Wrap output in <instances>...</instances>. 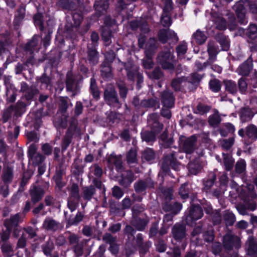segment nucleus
Masks as SVG:
<instances>
[{
  "mask_svg": "<svg viewBox=\"0 0 257 257\" xmlns=\"http://www.w3.org/2000/svg\"><path fill=\"white\" fill-rule=\"evenodd\" d=\"M173 55V50L161 52L158 57L157 61L164 69L172 71L174 69L175 60Z\"/></svg>",
  "mask_w": 257,
  "mask_h": 257,
  "instance_id": "nucleus-1",
  "label": "nucleus"
},
{
  "mask_svg": "<svg viewBox=\"0 0 257 257\" xmlns=\"http://www.w3.org/2000/svg\"><path fill=\"white\" fill-rule=\"evenodd\" d=\"M104 99L106 103L111 107L119 108L121 104L118 100L117 94L114 87L109 84L104 92Z\"/></svg>",
  "mask_w": 257,
  "mask_h": 257,
  "instance_id": "nucleus-2",
  "label": "nucleus"
},
{
  "mask_svg": "<svg viewBox=\"0 0 257 257\" xmlns=\"http://www.w3.org/2000/svg\"><path fill=\"white\" fill-rule=\"evenodd\" d=\"M157 48V41L154 38H150L148 41L145 50L146 59L143 60V64L145 69H150L153 66L152 57Z\"/></svg>",
  "mask_w": 257,
  "mask_h": 257,
  "instance_id": "nucleus-3",
  "label": "nucleus"
},
{
  "mask_svg": "<svg viewBox=\"0 0 257 257\" xmlns=\"http://www.w3.org/2000/svg\"><path fill=\"white\" fill-rule=\"evenodd\" d=\"M168 166H171L174 170L178 171L180 167V164L176 159V153L171 152L164 156V161L162 165V168L165 172L169 170Z\"/></svg>",
  "mask_w": 257,
  "mask_h": 257,
  "instance_id": "nucleus-4",
  "label": "nucleus"
},
{
  "mask_svg": "<svg viewBox=\"0 0 257 257\" xmlns=\"http://www.w3.org/2000/svg\"><path fill=\"white\" fill-rule=\"evenodd\" d=\"M180 146L186 154L192 153L197 147L196 137L195 136L188 138L182 137L180 138Z\"/></svg>",
  "mask_w": 257,
  "mask_h": 257,
  "instance_id": "nucleus-5",
  "label": "nucleus"
},
{
  "mask_svg": "<svg viewBox=\"0 0 257 257\" xmlns=\"http://www.w3.org/2000/svg\"><path fill=\"white\" fill-rule=\"evenodd\" d=\"M223 244L224 248L228 250H231L234 247L238 248L240 246V238L228 232L223 237Z\"/></svg>",
  "mask_w": 257,
  "mask_h": 257,
  "instance_id": "nucleus-6",
  "label": "nucleus"
},
{
  "mask_svg": "<svg viewBox=\"0 0 257 257\" xmlns=\"http://www.w3.org/2000/svg\"><path fill=\"white\" fill-rule=\"evenodd\" d=\"M49 183L45 182L43 188L39 186L33 185L30 190L31 200L34 203L38 202L43 196L45 190L49 187Z\"/></svg>",
  "mask_w": 257,
  "mask_h": 257,
  "instance_id": "nucleus-7",
  "label": "nucleus"
},
{
  "mask_svg": "<svg viewBox=\"0 0 257 257\" xmlns=\"http://www.w3.org/2000/svg\"><path fill=\"white\" fill-rule=\"evenodd\" d=\"M105 57L107 62L103 63L102 65L101 74L104 77H109L111 76V69L109 63L113 60L115 54L112 51H110L106 53Z\"/></svg>",
  "mask_w": 257,
  "mask_h": 257,
  "instance_id": "nucleus-8",
  "label": "nucleus"
},
{
  "mask_svg": "<svg viewBox=\"0 0 257 257\" xmlns=\"http://www.w3.org/2000/svg\"><path fill=\"white\" fill-rule=\"evenodd\" d=\"M238 19L239 22L241 24H246L247 21L245 15V9L242 1L237 2L233 7Z\"/></svg>",
  "mask_w": 257,
  "mask_h": 257,
  "instance_id": "nucleus-9",
  "label": "nucleus"
},
{
  "mask_svg": "<svg viewBox=\"0 0 257 257\" xmlns=\"http://www.w3.org/2000/svg\"><path fill=\"white\" fill-rule=\"evenodd\" d=\"M159 40L163 43H166L168 40L172 39L173 41H177L178 38L175 33L171 30H161L158 33Z\"/></svg>",
  "mask_w": 257,
  "mask_h": 257,
  "instance_id": "nucleus-10",
  "label": "nucleus"
},
{
  "mask_svg": "<svg viewBox=\"0 0 257 257\" xmlns=\"http://www.w3.org/2000/svg\"><path fill=\"white\" fill-rule=\"evenodd\" d=\"M60 227L59 222L50 217H46L43 223V227L45 229L52 232L58 230Z\"/></svg>",
  "mask_w": 257,
  "mask_h": 257,
  "instance_id": "nucleus-11",
  "label": "nucleus"
},
{
  "mask_svg": "<svg viewBox=\"0 0 257 257\" xmlns=\"http://www.w3.org/2000/svg\"><path fill=\"white\" fill-rule=\"evenodd\" d=\"M21 86V91L24 93L25 98L28 100L32 99L34 96L38 92V90L35 87H29L25 82H22Z\"/></svg>",
  "mask_w": 257,
  "mask_h": 257,
  "instance_id": "nucleus-12",
  "label": "nucleus"
},
{
  "mask_svg": "<svg viewBox=\"0 0 257 257\" xmlns=\"http://www.w3.org/2000/svg\"><path fill=\"white\" fill-rule=\"evenodd\" d=\"M76 125L75 123L70 124L63 140L62 149L66 150L71 142L74 133L76 130Z\"/></svg>",
  "mask_w": 257,
  "mask_h": 257,
  "instance_id": "nucleus-13",
  "label": "nucleus"
},
{
  "mask_svg": "<svg viewBox=\"0 0 257 257\" xmlns=\"http://www.w3.org/2000/svg\"><path fill=\"white\" fill-rule=\"evenodd\" d=\"M207 52L209 55L207 63L211 64L216 60V56L219 52L218 48L214 42H208L207 44Z\"/></svg>",
  "mask_w": 257,
  "mask_h": 257,
  "instance_id": "nucleus-14",
  "label": "nucleus"
},
{
  "mask_svg": "<svg viewBox=\"0 0 257 257\" xmlns=\"http://www.w3.org/2000/svg\"><path fill=\"white\" fill-rule=\"evenodd\" d=\"M158 114L154 113L150 114L148 118L149 125L156 132H160L163 128V125L158 121Z\"/></svg>",
  "mask_w": 257,
  "mask_h": 257,
  "instance_id": "nucleus-15",
  "label": "nucleus"
},
{
  "mask_svg": "<svg viewBox=\"0 0 257 257\" xmlns=\"http://www.w3.org/2000/svg\"><path fill=\"white\" fill-rule=\"evenodd\" d=\"M172 232L176 240H181L186 235L185 227L182 224H176L173 227Z\"/></svg>",
  "mask_w": 257,
  "mask_h": 257,
  "instance_id": "nucleus-16",
  "label": "nucleus"
},
{
  "mask_svg": "<svg viewBox=\"0 0 257 257\" xmlns=\"http://www.w3.org/2000/svg\"><path fill=\"white\" fill-rule=\"evenodd\" d=\"M252 68V60L249 58L239 66L236 71L239 75L247 76L248 75Z\"/></svg>",
  "mask_w": 257,
  "mask_h": 257,
  "instance_id": "nucleus-17",
  "label": "nucleus"
},
{
  "mask_svg": "<svg viewBox=\"0 0 257 257\" xmlns=\"http://www.w3.org/2000/svg\"><path fill=\"white\" fill-rule=\"evenodd\" d=\"M203 216V211L201 208L198 205L192 206L189 213L187 216V220H196L201 218Z\"/></svg>",
  "mask_w": 257,
  "mask_h": 257,
  "instance_id": "nucleus-18",
  "label": "nucleus"
},
{
  "mask_svg": "<svg viewBox=\"0 0 257 257\" xmlns=\"http://www.w3.org/2000/svg\"><path fill=\"white\" fill-rule=\"evenodd\" d=\"M154 187V183L151 180L146 181H139L134 184L135 191L138 193H141L145 191L147 188Z\"/></svg>",
  "mask_w": 257,
  "mask_h": 257,
  "instance_id": "nucleus-19",
  "label": "nucleus"
},
{
  "mask_svg": "<svg viewBox=\"0 0 257 257\" xmlns=\"http://www.w3.org/2000/svg\"><path fill=\"white\" fill-rule=\"evenodd\" d=\"M162 101L164 106L170 108L174 105V97L171 92L165 91L162 94Z\"/></svg>",
  "mask_w": 257,
  "mask_h": 257,
  "instance_id": "nucleus-20",
  "label": "nucleus"
},
{
  "mask_svg": "<svg viewBox=\"0 0 257 257\" xmlns=\"http://www.w3.org/2000/svg\"><path fill=\"white\" fill-rule=\"evenodd\" d=\"M125 70L126 71L127 76L130 80H133L135 76H137L138 72V67L134 65L131 62H127L124 64Z\"/></svg>",
  "mask_w": 257,
  "mask_h": 257,
  "instance_id": "nucleus-21",
  "label": "nucleus"
},
{
  "mask_svg": "<svg viewBox=\"0 0 257 257\" xmlns=\"http://www.w3.org/2000/svg\"><path fill=\"white\" fill-rule=\"evenodd\" d=\"M84 216L82 212L78 211L75 216L70 215L69 217L66 218V227L77 225L83 220Z\"/></svg>",
  "mask_w": 257,
  "mask_h": 257,
  "instance_id": "nucleus-22",
  "label": "nucleus"
},
{
  "mask_svg": "<svg viewBox=\"0 0 257 257\" xmlns=\"http://www.w3.org/2000/svg\"><path fill=\"white\" fill-rule=\"evenodd\" d=\"M21 222L19 214L17 213L12 216L10 219H7L4 222V225L6 228L12 229L13 227L17 226Z\"/></svg>",
  "mask_w": 257,
  "mask_h": 257,
  "instance_id": "nucleus-23",
  "label": "nucleus"
},
{
  "mask_svg": "<svg viewBox=\"0 0 257 257\" xmlns=\"http://www.w3.org/2000/svg\"><path fill=\"white\" fill-rule=\"evenodd\" d=\"M66 88L69 91L73 92V96H74L79 89L78 85L75 83L72 76L67 74L66 79Z\"/></svg>",
  "mask_w": 257,
  "mask_h": 257,
  "instance_id": "nucleus-24",
  "label": "nucleus"
},
{
  "mask_svg": "<svg viewBox=\"0 0 257 257\" xmlns=\"http://www.w3.org/2000/svg\"><path fill=\"white\" fill-rule=\"evenodd\" d=\"M134 180V174L132 171L126 172V175H122L119 180V184L124 187H127Z\"/></svg>",
  "mask_w": 257,
  "mask_h": 257,
  "instance_id": "nucleus-25",
  "label": "nucleus"
},
{
  "mask_svg": "<svg viewBox=\"0 0 257 257\" xmlns=\"http://www.w3.org/2000/svg\"><path fill=\"white\" fill-rule=\"evenodd\" d=\"M253 112L249 108H243L240 110V118L242 122L249 121L253 117Z\"/></svg>",
  "mask_w": 257,
  "mask_h": 257,
  "instance_id": "nucleus-26",
  "label": "nucleus"
},
{
  "mask_svg": "<svg viewBox=\"0 0 257 257\" xmlns=\"http://www.w3.org/2000/svg\"><path fill=\"white\" fill-rule=\"evenodd\" d=\"M163 209L166 211H171L174 215H175L181 210L182 205L178 203H174L173 205L165 203L163 206Z\"/></svg>",
  "mask_w": 257,
  "mask_h": 257,
  "instance_id": "nucleus-27",
  "label": "nucleus"
},
{
  "mask_svg": "<svg viewBox=\"0 0 257 257\" xmlns=\"http://www.w3.org/2000/svg\"><path fill=\"white\" fill-rule=\"evenodd\" d=\"M246 245L248 252L253 254L257 251V239L252 236H249L246 241Z\"/></svg>",
  "mask_w": 257,
  "mask_h": 257,
  "instance_id": "nucleus-28",
  "label": "nucleus"
},
{
  "mask_svg": "<svg viewBox=\"0 0 257 257\" xmlns=\"http://www.w3.org/2000/svg\"><path fill=\"white\" fill-rule=\"evenodd\" d=\"M192 39L198 44H203L206 41L207 37L202 31L197 30L192 35Z\"/></svg>",
  "mask_w": 257,
  "mask_h": 257,
  "instance_id": "nucleus-29",
  "label": "nucleus"
},
{
  "mask_svg": "<svg viewBox=\"0 0 257 257\" xmlns=\"http://www.w3.org/2000/svg\"><path fill=\"white\" fill-rule=\"evenodd\" d=\"M2 179L5 183L12 182L13 178V172L12 168L6 167L4 168L2 174Z\"/></svg>",
  "mask_w": 257,
  "mask_h": 257,
  "instance_id": "nucleus-30",
  "label": "nucleus"
},
{
  "mask_svg": "<svg viewBox=\"0 0 257 257\" xmlns=\"http://www.w3.org/2000/svg\"><path fill=\"white\" fill-rule=\"evenodd\" d=\"M157 132L153 130L152 131H144L142 133V138L148 143H152L156 140V133Z\"/></svg>",
  "mask_w": 257,
  "mask_h": 257,
  "instance_id": "nucleus-31",
  "label": "nucleus"
},
{
  "mask_svg": "<svg viewBox=\"0 0 257 257\" xmlns=\"http://www.w3.org/2000/svg\"><path fill=\"white\" fill-rule=\"evenodd\" d=\"M90 91L94 98L96 100L99 98L100 92L96 85V80L93 78H91L90 80Z\"/></svg>",
  "mask_w": 257,
  "mask_h": 257,
  "instance_id": "nucleus-32",
  "label": "nucleus"
},
{
  "mask_svg": "<svg viewBox=\"0 0 257 257\" xmlns=\"http://www.w3.org/2000/svg\"><path fill=\"white\" fill-rule=\"evenodd\" d=\"M156 158V154L151 148L146 149L142 153V159L148 162H152Z\"/></svg>",
  "mask_w": 257,
  "mask_h": 257,
  "instance_id": "nucleus-33",
  "label": "nucleus"
},
{
  "mask_svg": "<svg viewBox=\"0 0 257 257\" xmlns=\"http://www.w3.org/2000/svg\"><path fill=\"white\" fill-rule=\"evenodd\" d=\"M94 7L97 11L103 14L108 8V1L104 0L102 2V0H95Z\"/></svg>",
  "mask_w": 257,
  "mask_h": 257,
  "instance_id": "nucleus-34",
  "label": "nucleus"
},
{
  "mask_svg": "<svg viewBox=\"0 0 257 257\" xmlns=\"http://www.w3.org/2000/svg\"><path fill=\"white\" fill-rule=\"evenodd\" d=\"M225 90L232 94H235L237 92V87L235 82L232 80H224Z\"/></svg>",
  "mask_w": 257,
  "mask_h": 257,
  "instance_id": "nucleus-35",
  "label": "nucleus"
},
{
  "mask_svg": "<svg viewBox=\"0 0 257 257\" xmlns=\"http://www.w3.org/2000/svg\"><path fill=\"white\" fill-rule=\"evenodd\" d=\"M88 60L93 65H96L98 62V53L95 49H89L88 51Z\"/></svg>",
  "mask_w": 257,
  "mask_h": 257,
  "instance_id": "nucleus-36",
  "label": "nucleus"
},
{
  "mask_svg": "<svg viewBox=\"0 0 257 257\" xmlns=\"http://www.w3.org/2000/svg\"><path fill=\"white\" fill-rule=\"evenodd\" d=\"M186 83L184 78H178L172 80L171 86L175 91H180Z\"/></svg>",
  "mask_w": 257,
  "mask_h": 257,
  "instance_id": "nucleus-37",
  "label": "nucleus"
},
{
  "mask_svg": "<svg viewBox=\"0 0 257 257\" xmlns=\"http://www.w3.org/2000/svg\"><path fill=\"white\" fill-rule=\"evenodd\" d=\"M95 193V189L92 186L86 187L83 189V198L90 200Z\"/></svg>",
  "mask_w": 257,
  "mask_h": 257,
  "instance_id": "nucleus-38",
  "label": "nucleus"
},
{
  "mask_svg": "<svg viewBox=\"0 0 257 257\" xmlns=\"http://www.w3.org/2000/svg\"><path fill=\"white\" fill-rule=\"evenodd\" d=\"M132 224L138 230H143L145 229L147 222L144 219L141 218H134L132 220Z\"/></svg>",
  "mask_w": 257,
  "mask_h": 257,
  "instance_id": "nucleus-39",
  "label": "nucleus"
},
{
  "mask_svg": "<svg viewBox=\"0 0 257 257\" xmlns=\"http://www.w3.org/2000/svg\"><path fill=\"white\" fill-rule=\"evenodd\" d=\"M223 162L225 169L230 171L233 168L234 161L230 155L223 153Z\"/></svg>",
  "mask_w": 257,
  "mask_h": 257,
  "instance_id": "nucleus-40",
  "label": "nucleus"
},
{
  "mask_svg": "<svg viewBox=\"0 0 257 257\" xmlns=\"http://www.w3.org/2000/svg\"><path fill=\"white\" fill-rule=\"evenodd\" d=\"M216 180V175L214 173H211L209 176V179L204 182L203 190L207 192L214 184Z\"/></svg>",
  "mask_w": 257,
  "mask_h": 257,
  "instance_id": "nucleus-41",
  "label": "nucleus"
},
{
  "mask_svg": "<svg viewBox=\"0 0 257 257\" xmlns=\"http://www.w3.org/2000/svg\"><path fill=\"white\" fill-rule=\"evenodd\" d=\"M16 95L17 91L15 88L12 85H10V88H9L7 86L6 95L8 101L10 102H14L16 100Z\"/></svg>",
  "mask_w": 257,
  "mask_h": 257,
  "instance_id": "nucleus-42",
  "label": "nucleus"
},
{
  "mask_svg": "<svg viewBox=\"0 0 257 257\" xmlns=\"http://www.w3.org/2000/svg\"><path fill=\"white\" fill-rule=\"evenodd\" d=\"M223 219L227 225H232L235 221V215L229 211H225L224 212Z\"/></svg>",
  "mask_w": 257,
  "mask_h": 257,
  "instance_id": "nucleus-43",
  "label": "nucleus"
},
{
  "mask_svg": "<svg viewBox=\"0 0 257 257\" xmlns=\"http://www.w3.org/2000/svg\"><path fill=\"white\" fill-rule=\"evenodd\" d=\"M68 198L80 199L79 189L77 184L73 183L70 189L69 196Z\"/></svg>",
  "mask_w": 257,
  "mask_h": 257,
  "instance_id": "nucleus-44",
  "label": "nucleus"
},
{
  "mask_svg": "<svg viewBox=\"0 0 257 257\" xmlns=\"http://www.w3.org/2000/svg\"><path fill=\"white\" fill-rule=\"evenodd\" d=\"M126 159L127 163L130 164L137 162V150L133 148L130 150L126 156Z\"/></svg>",
  "mask_w": 257,
  "mask_h": 257,
  "instance_id": "nucleus-45",
  "label": "nucleus"
},
{
  "mask_svg": "<svg viewBox=\"0 0 257 257\" xmlns=\"http://www.w3.org/2000/svg\"><path fill=\"white\" fill-rule=\"evenodd\" d=\"M217 40L222 47V50L227 51L229 49V42L225 36L219 35L217 37Z\"/></svg>",
  "mask_w": 257,
  "mask_h": 257,
  "instance_id": "nucleus-46",
  "label": "nucleus"
},
{
  "mask_svg": "<svg viewBox=\"0 0 257 257\" xmlns=\"http://www.w3.org/2000/svg\"><path fill=\"white\" fill-rule=\"evenodd\" d=\"M246 135L250 138H257V127L254 125H249L246 128Z\"/></svg>",
  "mask_w": 257,
  "mask_h": 257,
  "instance_id": "nucleus-47",
  "label": "nucleus"
},
{
  "mask_svg": "<svg viewBox=\"0 0 257 257\" xmlns=\"http://www.w3.org/2000/svg\"><path fill=\"white\" fill-rule=\"evenodd\" d=\"M42 248L44 254L46 255H50L51 252L54 249V244L52 240H48L45 244L42 246Z\"/></svg>",
  "mask_w": 257,
  "mask_h": 257,
  "instance_id": "nucleus-48",
  "label": "nucleus"
},
{
  "mask_svg": "<svg viewBox=\"0 0 257 257\" xmlns=\"http://www.w3.org/2000/svg\"><path fill=\"white\" fill-rule=\"evenodd\" d=\"M214 23L217 29L220 30H224L226 29V22L225 20L221 17H218L214 20Z\"/></svg>",
  "mask_w": 257,
  "mask_h": 257,
  "instance_id": "nucleus-49",
  "label": "nucleus"
},
{
  "mask_svg": "<svg viewBox=\"0 0 257 257\" xmlns=\"http://www.w3.org/2000/svg\"><path fill=\"white\" fill-rule=\"evenodd\" d=\"M248 195L251 198L252 200H251V202L249 203V200L245 199V202H246L248 209L251 210H254L256 207V202L253 200L256 197V194L253 191H251Z\"/></svg>",
  "mask_w": 257,
  "mask_h": 257,
  "instance_id": "nucleus-50",
  "label": "nucleus"
},
{
  "mask_svg": "<svg viewBox=\"0 0 257 257\" xmlns=\"http://www.w3.org/2000/svg\"><path fill=\"white\" fill-rule=\"evenodd\" d=\"M188 168L190 173L196 175L201 170V167L198 163L190 162L188 164Z\"/></svg>",
  "mask_w": 257,
  "mask_h": 257,
  "instance_id": "nucleus-51",
  "label": "nucleus"
},
{
  "mask_svg": "<svg viewBox=\"0 0 257 257\" xmlns=\"http://www.w3.org/2000/svg\"><path fill=\"white\" fill-rule=\"evenodd\" d=\"M161 140L162 141V145L165 148L169 147L173 142V139L171 138L168 139L167 133L164 132L161 136Z\"/></svg>",
  "mask_w": 257,
  "mask_h": 257,
  "instance_id": "nucleus-52",
  "label": "nucleus"
},
{
  "mask_svg": "<svg viewBox=\"0 0 257 257\" xmlns=\"http://www.w3.org/2000/svg\"><path fill=\"white\" fill-rule=\"evenodd\" d=\"M2 250L3 252L8 257H11L13 255V248L8 243H5L2 245Z\"/></svg>",
  "mask_w": 257,
  "mask_h": 257,
  "instance_id": "nucleus-53",
  "label": "nucleus"
},
{
  "mask_svg": "<svg viewBox=\"0 0 257 257\" xmlns=\"http://www.w3.org/2000/svg\"><path fill=\"white\" fill-rule=\"evenodd\" d=\"M38 42L39 37L38 36H34L32 39L27 44L26 46V50L30 52L33 51V49L37 46Z\"/></svg>",
  "mask_w": 257,
  "mask_h": 257,
  "instance_id": "nucleus-54",
  "label": "nucleus"
},
{
  "mask_svg": "<svg viewBox=\"0 0 257 257\" xmlns=\"http://www.w3.org/2000/svg\"><path fill=\"white\" fill-rule=\"evenodd\" d=\"M103 240L107 243L110 244V247L111 249L114 247L113 243H114L116 238L111 235L110 233H106L104 234L102 237Z\"/></svg>",
  "mask_w": 257,
  "mask_h": 257,
  "instance_id": "nucleus-55",
  "label": "nucleus"
},
{
  "mask_svg": "<svg viewBox=\"0 0 257 257\" xmlns=\"http://www.w3.org/2000/svg\"><path fill=\"white\" fill-rule=\"evenodd\" d=\"M179 193L181 197L183 199H186L188 197L189 190L188 187L187 183H185L181 185L179 189Z\"/></svg>",
  "mask_w": 257,
  "mask_h": 257,
  "instance_id": "nucleus-56",
  "label": "nucleus"
},
{
  "mask_svg": "<svg viewBox=\"0 0 257 257\" xmlns=\"http://www.w3.org/2000/svg\"><path fill=\"white\" fill-rule=\"evenodd\" d=\"M221 121L220 116L218 112H215L213 114L210 116L209 118V123L212 126H215L218 124Z\"/></svg>",
  "mask_w": 257,
  "mask_h": 257,
  "instance_id": "nucleus-57",
  "label": "nucleus"
},
{
  "mask_svg": "<svg viewBox=\"0 0 257 257\" xmlns=\"http://www.w3.org/2000/svg\"><path fill=\"white\" fill-rule=\"evenodd\" d=\"M79 200V199H75L71 198H68L67 206L71 212L74 211L76 209L78 205Z\"/></svg>",
  "mask_w": 257,
  "mask_h": 257,
  "instance_id": "nucleus-58",
  "label": "nucleus"
},
{
  "mask_svg": "<svg viewBox=\"0 0 257 257\" xmlns=\"http://www.w3.org/2000/svg\"><path fill=\"white\" fill-rule=\"evenodd\" d=\"M62 177V172L61 170H58L56 171L54 179L57 185V186L61 188L64 186V183L61 181Z\"/></svg>",
  "mask_w": 257,
  "mask_h": 257,
  "instance_id": "nucleus-59",
  "label": "nucleus"
},
{
  "mask_svg": "<svg viewBox=\"0 0 257 257\" xmlns=\"http://www.w3.org/2000/svg\"><path fill=\"white\" fill-rule=\"evenodd\" d=\"M187 50V45L186 43L183 42L179 45L176 48V51L178 57H182L186 53Z\"/></svg>",
  "mask_w": 257,
  "mask_h": 257,
  "instance_id": "nucleus-60",
  "label": "nucleus"
},
{
  "mask_svg": "<svg viewBox=\"0 0 257 257\" xmlns=\"http://www.w3.org/2000/svg\"><path fill=\"white\" fill-rule=\"evenodd\" d=\"M117 84L119 88L120 97L122 98H125L127 93V89L125 86V84L122 81L118 82Z\"/></svg>",
  "mask_w": 257,
  "mask_h": 257,
  "instance_id": "nucleus-61",
  "label": "nucleus"
},
{
  "mask_svg": "<svg viewBox=\"0 0 257 257\" xmlns=\"http://www.w3.org/2000/svg\"><path fill=\"white\" fill-rule=\"evenodd\" d=\"M210 88L214 92H218L221 88V84L217 79L211 80L209 82Z\"/></svg>",
  "mask_w": 257,
  "mask_h": 257,
  "instance_id": "nucleus-62",
  "label": "nucleus"
},
{
  "mask_svg": "<svg viewBox=\"0 0 257 257\" xmlns=\"http://www.w3.org/2000/svg\"><path fill=\"white\" fill-rule=\"evenodd\" d=\"M30 158L34 165H38L41 163L45 159V157L39 153L32 156Z\"/></svg>",
  "mask_w": 257,
  "mask_h": 257,
  "instance_id": "nucleus-63",
  "label": "nucleus"
},
{
  "mask_svg": "<svg viewBox=\"0 0 257 257\" xmlns=\"http://www.w3.org/2000/svg\"><path fill=\"white\" fill-rule=\"evenodd\" d=\"M247 35L250 39L257 37V26L254 24H251L248 29Z\"/></svg>",
  "mask_w": 257,
  "mask_h": 257,
  "instance_id": "nucleus-64",
  "label": "nucleus"
}]
</instances>
